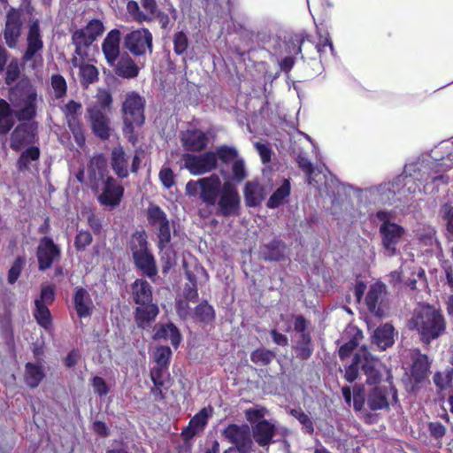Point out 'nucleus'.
I'll return each mask as SVG.
<instances>
[{"mask_svg": "<svg viewBox=\"0 0 453 453\" xmlns=\"http://www.w3.org/2000/svg\"><path fill=\"white\" fill-rule=\"evenodd\" d=\"M306 43L313 45L311 35H308L305 31L294 34L287 42V50L290 54H301L302 49Z\"/></svg>", "mask_w": 453, "mask_h": 453, "instance_id": "nucleus-39", "label": "nucleus"}, {"mask_svg": "<svg viewBox=\"0 0 453 453\" xmlns=\"http://www.w3.org/2000/svg\"><path fill=\"white\" fill-rule=\"evenodd\" d=\"M382 292V285H372L369 288L367 295L365 296V304L370 311L375 312L377 311L379 301L381 298Z\"/></svg>", "mask_w": 453, "mask_h": 453, "instance_id": "nucleus-49", "label": "nucleus"}, {"mask_svg": "<svg viewBox=\"0 0 453 453\" xmlns=\"http://www.w3.org/2000/svg\"><path fill=\"white\" fill-rule=\"evenodd\" d=\"M358 352L362 356L360 357L361 371L366 376V383L368 385L379 384L382 378L381 362L373 357L365 347H362Z\"/></svg>", "mask_w": 453, "mask_h": 453, "instance_id": "nucleus-18", "label": "nucleus"}, {"mask_svg": "<svg viewBox=\"0 0 453 453\" xmlns=\"http://www.w3.org/2000/svg\"><path fill=\"white\" fill-rule=\"evenodd\" d=\"M119 44L120 31L119 29L111 30L102 42V51L110 66H113L121 56Z\"/></svg>", "mask_w": 453, "mask_h": 453, "instance_id": "nucleus-23", "label": "nucleus"}, {"mask_svg": "<svg viewBox=\"0 0 453 453\" xmlns=\"http://www.w3.org/2000/svg\"><path fill=\"white\" fill-rule=\"evenodd\" d=\"M81 104L74 100H70L62 108L65 121L81 119Z\"/></svg>", "mask_w": 453, "mask_h": 453, "instance_id": "nucleus-57", "label": "nucleus"}, {"mask_svg": "<svg viewBox=\"0 0 453 453\" xmlns=\"http://www.w3.org/2000/svg\"><path fill=\"white\" fill-rule=\"evenodd\" d=\"M132 297L135 304H148L153 302L152 288L143 279H136L131 285Z\"/></svg>", "mask_w": 453, "mask_h": 453, "instance_id": "nucleus-30", "label": "nucleus"}, {"mask_svg": "<svg viewBox=\"0 0 453 453\" xmlns=\"http://www.w3.org/2000/svg\"><path fill=\"white\" fill-rule=\"evenodd\" d=\"M147 234L144 230H135L129 240L128 248L132 256L149 250Z\"/></svg>", "mask_w": 453, "mask_h": 453, "instance_id": "nucleus-41", "label": "nucleus"}, {"mask_svg": "<svg viewBox=\"0 0 453 453\" xmlns=\"http://www.w3.org/2000/svg\"><path fill=\"white\" fill-rule=\"evenodd\" d=\"M10 100L15 107H22L13 111L10 104L0 99V134H7L14 127V117L19 121H30L37 113V93L28 81H19L10 90Z\"/></svg>", "mask_w": 453, "mask_h": 453, "instance_id": "nucleus-1", "label": "nucleus"}, {"mask_svg": "<svg viewBox=\"0 0 453 453\" xmlns=\"http://www.w3.org/2000/svg\"><path fill=\"white\" fill-rule=\"evenodd\" d=\"M296 161L298 167L305 174L307 182L311 184L313 179L312 176L315 171L313 164L303 153H299L296 158Z\"/></svg>", "mask_w": 453, "mask_h": 453, "instance_id": "nucleus-56", "label": "nucleus"}, {"mask_svg": "<svg viewBox=\"0 0 453 453\" xmlns=\"http://www.w3.org/2000/svg\"><path fill=\"white\" fill-rule=\"evenodd\" d=\"M147 219L150 225H158L157 248L165 250L171 242L170 223L165 212L157 204H150L147 209Z\"/></svg>", "mask_w": 453, "mask_h": 453, "instance_id": "nucleus-10", "label": "nucleus"}, {"mask_svg": "<svg viewBox=\"0 0 453 453\" xmlns=\"http://www.w3.org/2000/svg\"><path fill=\"white\" fill-rule=\"evenodd\" d=\"M99 72L97 68L91 64L82 63L79 65V77L81 85L88 88L98 81Z\"/></svg>", "mask_w": 453, "mask_h": 453, "instance_id": "nucleus-42", "label": "nucleus"}, {"mask_svg": "<svg viewBox=\"0 0 453 453\" xmlns=\"http://www.w3.org/2000/svg\"><path fill=\"white\" fill-rule=\"evenodd\" d=\"M276 433L275 426L266 419H262L252 426V436L260 447L269 446Z\"/></svg>", "mask_w": 453, "mask_h": 453, "instance_id": "nucleus-26", "label": "nucleus"}, {"mask_svg": "<svg viewBox=\"0 0 453 453\" xmlns=\"http://www.w3.org/2000/svg\"><path fill=\"white\" fill-rule=\"evenodd\" d=\"M124 47L134 57L145 56L153 50V36L146 28H139L128 33L124 38Z\"/></svg>", "mask_w": 453, "mask_h": 453, "instance_id": "nucleus-9", "label": "nucleus"}, {"mask_svg": "<svg viewBox=\"0 0 453 453\" xmlns=\"http://www.w3.org/2000/svg\"><path fill=\"white\" fill-rule=\"evenodd\" d=\"M88 121L93 134L101 141H107L111 137V119L105 112L97 106H90L87 110Z\"/></svg>", "mask_w": 453, "mask_h": 453, "instance_id": "nucleus-15", "label": "nucleus"}, {"mask_svg": "<svg viewBox=\"0 0 453 453\" xmlns=\"http://www.w3.org/2000/svg\"><path fill=\"white\" fill-rule=\"evenodd\" d=\"M113 67L115 74L124 79H134L140 72L138 65L127 52L119 57Z\"/></svg>", "mask_w": 453, "mask_h": 453, "instance_id": "nucleus-28", "label": "nucleus"}, {"mask_svg": "<svg viewBox=\"0 0 453 453\" xmlns=\"http://www.w3.org/2000/svg\"><path fill=\"white\" fill-rule=\"evenodd\" d=\"M60 257L61 249L51 237L43 236L40 239L36 249V258L40 271L43 272L50 269Z\"/></svg>", "mask_w": 453, "mask_h": 453, "instance_id": "nucleus-14", "label": "nucleus"}, {"mask_svg": "<svg viewBox=\"0 0 453 453\" xmlns=\"http://www.w3.org/2000/svg\"><path fill=\"white\" fill-rule=\"evenodd\" d=\"M127 10L136 22H151L152 17L147 16L146 13L141 10L136 1L127 0Z\"/></svg>", "mask_w": 453, "mask_h": 453, "instance_id": "nucleus-53", "label": "nucleus"}, {"mask_svg": "<svg viewBox=\"0 0 453 453\" xmlns=\"http://www.w3.org/2000/svg\"><path fill=\"white\" fill-rule=\"evenodd\" d=\"M44 377V372L40 365L30 362L25 365L24 380L30 388H37Z\"/></svg>", "mask_w": 453, "mask_h": 453, "instance_id": "nucleus-38", "label": "nucleus"}, {"mask_svg": "<svg viewBox=\"0 0 453 453\" xmlns=\"http://www.w3.org/2000/svg\"><path fill=\"white\" fill-rule=\"evenodd\" d=\"M180 142L185 150L201 152L208 145V135L198 128H189L180 134Z\"/></svg>", "mask_w": 453, "mask_h": 453, "instance_id": "nucleus-22", "label": "nucleus"}, {"mask_svg": "<svg viewBox=\"0 0 453 453\" xmlns=\"http://www.w3.org/2000/svg\"><path fill=\"white\" fill-rule=\"evenodd\" d=\"M291 194V184L289 180L284 179L282 184L276 188L266 202L269 209H275L288 202Z\"/></svg>", "mask_w": 453, "mask_h": 453, "instance_id": "nucleus-36", "label": "nucleus"}, {"mask_svg": "<svg viewBox=\"0 0 453 453\" xmlns=\"http://www.w3.org/2000/svg\"><path fill=\"white\" fill-rule=\"evenodd\" d=\"M430 370V362L426 354H421L419 350L412 359L411 367V378L415 384L422 383L428 375Z\"/></svg>", "mask_w": 453, "mask_h": 453, "instance_id": "nucleus-29", "label": "nucleus"}, {"mask_svg": "<svg viewBox=\"0 0 453 453\" xmlns=\"http://www.w3.org/2000/svg\"><path fill=\"white\" fill-rule=\"evenodd\" d=\"M361 357L362 356L357 351L354 355L351 364L345 368L344 379L349 383L354 382L358 377L359 370H361Z\"/></svg>", "mask_w": 453, "mask_h": 453, "instance_id": "nucleus-55", "label": "nucleus"}, {"mask_svg": "<svg viewBox=\"0 0 453 453\" xmlns=\"http://www.w3.org/2000/svg\"><path fill=\"white\" fill-rule=\"evenodd\" d=\"M38 141V122L34 119L19 122L10 136V147L19 151L27 146L34 145Z\"/></svg>", "mask_w": 453, "mask_h": 453, "instance_id": "nucleus-7", "label": "nucleus"}, {"mask_svg": "<svg viewBox=\"0 0 453 453\" xmlns=\"http://www.w3.org/2000/svg\"><path fill=\"white\" fill-rule=\"evenodd\" d=\"M153 387L150 388V394L156 401H163L165 399V390H168L171 386V379L159 380L152 381Z\"/></svg>", "mask_w": 453, "mask_h": 453, "instance_id": "nucleus-58", "label": "nucleus"}, {"mask_svg": "<svg viewBox=\"0 0 453 453\" xmlns=\"http://www.w3.org/2000/svg\"><path fill=\"white\" fill-rule=\"evenodd\" d=\"M33 315L37 324L42 328L48 330L52 326V317L47 305L35 303Z\"/></svg>", "mask_w": 453, "mask_h": 453, "instance_id": "nucleus-47", "label": "nucleus"}, {"mask_svg": "<svg viewBox=\"0 0 453 453\" xmlns=\"http://www.w3.org/2000/svg\"><path fill=\"white\" fill-rule=\"evenodd\" d=\"M295 350L296 357L300 360H307L311 357L314 346L311 334H300L295 346Z\"/></svg>", "mask_w": 453, "mask_h": 453, "instance_id": "nucleus-40", "label": "nucleus"}, {"mask_svg": "<svg viewBox=\"0 0 453 453\" xmlns=\"http://www.w3.org/2000/svg\"><path fill=\"white\" fill-rule=\"evenodd\" d=\"M184 166L193 175L210 173L218 167L216 155L207 151L201 155L186 153L183 155Z\"/></svg>", "mask_w": 453, "mask_h": 453, "instance_id": "nucleus-12", "label": "nucleus"}, {"mask_svg": "<svg viewBox=\"0 0 453 453\" xmlns=\"http://www.w3.org/2000/svg\"><path fill=\"white\" fill-rule=\"evenodd\" d=\"M158 313V306L153 302L148 304H137L134 312V321L139 328L144 329L156 319Z\"/></svg>", "mask_w": 453, "mask_h": 453, "instance_id": "nucleus-27", "label": "nucleus"}, {"mask_svg": "<svg viewBox=\"0 0 453 453\" xmlns=\"http://www.w3.org/2000/svg\"><path fill=\"white\" fill-rule=\"evenodd\" d=\"M155 340H170L174 349H177L181 342V334L178 327L172 322L161 325L155 332Z\"/></svg>", "mask_w": 453, "mask_h": 453, "instance_id": "nucleus-33", "label": "nucleus"}, {"mask_svg": "<svg viewBox=\"0 0 453 453\" xmlns=\"http://www.w3.org/2000/svg\"><path fill=\"white\" fill-rule=\"evenodd\" d=\"M199 199L207 206H216V201L222 189L220 178L216 173L199 179Z\"/></svg>", "mask_w": 453, "mask_h": 453, "instance_id": "nucleus-19", "label": "nucleus"}, {"mask_svg": "<svg viewBox=\"0 0 453 453\" xmlns=\"http://www.w3.org/2000/svg\"><path fill=\"white\" fill-rule=\"evenodd\" d=\"M427 430L430 436L435 441L441 442L446 435L447 428L440 421H431L427 423Z\"/></svg>", "mask_w": 453, "mask_h": 453, "instance_id": "nucleus-63", "label": "nucleus"}, {"mask_svg": "<svg viewBox=\"0 0 453 453\" xmlns=\"http://www.w3.org/2000/svg\"><path fill=\"white\" fill-rule=\"evenodd\" d=\"M372 343L380 350H385L394 343V327L389 324H385L378 327L372 335Z\"/></svg>", "mask_w": 453, "mask_h": 453, "instance_id": "nucleus-34", "label": "nucleus"}, {"mask_svg": "<svg viewBox=\"0 0 453 453\" xmlns=\"http://www.w3.org/2000/svg\"><path fill=\"white\" fill-rule=\"evenodd\" d=\"M192 318L203 326L212 324L216 319L215 310L207 300H203L196 306Z\"/></svg>", "mask_w": 453, "mask_h": 453, "instance_id": "nucleus-35", "label": "nucleus"}, {"mask_svg": "<svg viewBox=\"0 0 453 453\" xmlns=\"http://www.w3.org/2000/svg\"><path fill=\"white\" fill-rule=\"evenodd\" d=\"M132 257L135 266L146 276L152 278L157 275L156 261L154 256L149 250L132 256Z\"/></svg>", "mask_w": 453, "mask_h": 453, "instance_id": "nucleus-32", "label": "nucleus"}, {"mask_svg": "<svg viewBox=\"0 0 453 453\" xmlns=\"http://www.w3.org/2000/svg\"><path fill=\"white\" fill-rule=\"evenodd\" d=\"M276 357V353L266 348L260 347L250 353V360L258 366H267Z\"/></svg>", "mask_w": 453, "mask_h": 453, "instance_id": "nucleus-46", "label": "nucleus"}, {"mask_svg": "<svg viewBox=\"0 0 453 453\" xmlns=\"http://www.w3.org/2000/svg\"><path fill=\"white\" fill-rule=\"evenodd\" d=\"M216 205L217 216L228 218L240 215L241 197L234 183L230 180L224 181Z\"/></svg>", "mask_w": 453, "mask_h": 453, "instance_id": "nucleus-5", "label": "nucleus"}, {"mask_svg": "<svg viewBox=\"0 0 453 453\" xmlns=\"http://www.w3.org/2000/svg\"><path fill=\"white\" fill-rule=\"evenodd\" d=\"M286 244L279 238H274L260 247V258L265 262H280L284 260Z\"/></svg>", "mask_w": 453, "mask_h": 453, "instance_id": "nucleus-25", "label": "nucleus"}, {"mask_svg": "<svg viewBox=\"0 0 453 453\" xmlns=\"http://www.w3.org/2000/svg\"><path fill=\"white\" fill-rule=\"evenodd\" d=\"M173 43L174 53L176 55H182L188 48V38L183 31H179L173 35Z\"/></svg>", "mask_w": 453, "mask_h": 453, "instance_id": "nucleus-60", "label": "nucleus"}, {"mask_svg": "<svg viewBox=\"0 0 453 453\" xmlns=\"http://www.w3.org/2000/svg\"><path fill=\"white\" fill-rule=\"evenodd\" d=\"M172 357V350L170 347L161 345L156 348L153 354L154 366H160L169 368L170 360Z\"/></svg>", "mask_w": 453, "mask_h": 453, "instance_id": "nucleus-50", "label": "nucleus"}, {"mask_svg": "<svg viewBox=\"0 0 453 453\" xmlns=\"http://www.w3.org/2000/svg\"><path fill=\"white\" fill-rule=\"evenodd\" d=\"M317 35L319 40L315 44V49L317 50L319 58L322 59L328 57L327 49L329 50L330 55L334 56V47L329 33L327 31L321 32L318 30Z\"/></svg>", "mask_w": 453, "mask_h": 453, "instance_id": "nucleus-43", "label": "nucleus"}, {"mask_svg": "<svg viewBox=\"0 0 453 453\" xmlns=\"http://www.w3.org/2000/svg\"><path fill=\"white\" fill-rule=\"evenodd\" d=\"M56 297V290L54 285H46L42 287L39 298L35 300V303L42 305H50Z\"/></svg>", "mask_w": 453, "mask_h": 453, "instance_id": "nucleus-61", "label": "nucleus"}, {"mask_svg": "<svg viewBox=\"0 0 453 453\" xmlns=\"http://www.w3.org/2000/svg\"><path fill=\"white\" fill-rule=\"evenodd\" d=\"M111 167L117 178L123 180L129 175V156L122 146H115L111 151Z\"/></svg>", "mask_w": 453, "mask_h": 453, "instance_id": "nucleus-24", "label": "nucleus"}, {"mask_svg": "<svg viewBox=\"0 0 453 453\" xmlns=\"http://www.w3.org/2000/svg\"><path fill=\"white\" fill-rule=\"evenodd\" d=\"M145 99L138 93L132 91L126 95L122 104L123 134L132 143L137 141L135 128L144 124Z\"/></svg>", "mask_w": 453, "mask_h": 453, "instance_id": "nucleus-3", "label": "nucleus"}, {"mask_svg": "<svg viewBox=\"0 0 453 453\" xmlns=\"http://www.w3.org/2000/svg\"><path fill=\"white\" fill-rule=\"evenodd\" d=\"M26 265V259L23 257H17L8 271V282L10 284H14L19 279L21 271Z\"/></svg>", "mask_w": 453, "mask_h": 453, "instance_id": "nucleus-62", "label": "nucleus"}, {"mask_svg": "<svg viewBox=\"0 0 453 453\" xmlns=\"http://www.w3.org/2000/svg\"><path fill=\"white\" fill-rule=\"evenodd\" d=\"M222 435L235 446L238 453H250L253 442L247 425L229 424L222 431Z\"/></svg>", "mask_w": 453, "mask_h": 453, "instance_id": "nucleus-13", "label": "nucleus"}, {"mask_svg": "<svg viewBox=\"0 0 453 453\" xmlns=\"http://www.w3.org/2000/svg\"><path fill=\"white\" fill-rule=\"evenodd\" d=\"M408 326L418 332L422 343L429 345L446 332L447 323L441 309L423 303L414 310Z\"/></svg>", "mask_w": 453, "mask_h": 453, "instance_id": "nucleus-2", "label": "nucleus"}, {"mask_svg": "<svg viewBox=\"0 0 453 453\" xmlns=\"http://www.w3.org/2000/svg\"><path fill=\"white\" fill-rule=\"evenodd\" d=\"M93 242V237L88 230H79L74 238V248L77 251H83Z\"/></svg>", "mask_w": 453, "mask_h": 453, "instance_id": "nucleus-59", "label": "nucleus"}, {"mask_svg": "<svg viewBox=\"0 0 453 453\" xmlns=\"http://www.w3.org/2000/svg\"><path fill=\"white\" fill-rule=\"evenodd\" d=\"M375 217L382 222L379 228L381 245L388 256H395L396 254L397 245L403 241L405 235V229L399 224L392 222V215L387 211H378Z\"/></svg>", "mask_w": 453, "mask_h": 453, "instance_id": "nucleus-4", "label": "nucleus"}, {"mask_svg": "<svg viewBox=\"0 0 453 453\" xmlns=\"http://www.w3.org/2000/svg\"><path fill=\"white\" fill-rule=\"evenodd\" d=\"M449 364L444 372H436L433 377L434 383L441 390L449 388L453 382V354L449 359Z\"/></svg>", "mask_w": 453, "mask_h": 453, "instance_id": "nucleus-45", "label": "nucleus"}, {"mask_svg": "<svg viewBox=\"0 0 453 453\" xmlns=\"http://www.w3.org/2000/svg\"><path fill=\"white\" fill-rule=\"evenodd\" d=\"M214 153L217 160L219 159L224 164L234 161L238 156L236 149L227 145L219 146Z\"/></svg>", "mask_w": 453, "mask_h": 453, "instance_id": "nucleus-54", "label": "nucleus"}, {"mask_svg": "<svg viewBox=\"0 0 453 453\" xmlns=\"http://www.w3.org/2000/svg\"><path fill=\"white\" fill-rule=\"evenodd\" d=\"M51 88L56 99H61L66 96V81L61 74H52L50 78Z\"/></svg>", "mask_w": 453, "mask_h": 453, "instance_id": "nucleus-52", "label": "nucleus"}, {"mask_svg": "<svg viewBox=\"0 0 453 453\" xmlns=\"http://www.w3.org/2000/svg\"><path fill=\"white\" fill-rule=\"evenodd\" d=\"M104 32L102 20L93 19L83 28L76 29L72 33V42L74 52L80 57L86 55V50Z\"/></svg>", "mask_w": 453, "mask_h": 453, "instance_id": "nucleus-6", "label": "nucleus"}, {"mask_svg": "<svg viewBox=\"0 0 453 453\" xmlns=\"http://www.w3.org/2000/svg\"><path fill=\"white\" fill-rule=\"evenodd\" d=\"M124 193V187L114 177L109 176L102 182L96 198L101 206L113 209L120 204Z\"/></svg>", "mask_w": 453, "mask_h": 453, "instance_id": "nucleus-11", "label": "nucleus"}, {"mask_svg": "<svg viewBox=\"0 0 453 453\" xmlns=\"http://www.w3.org/2000/svg\"><path fill=\"white\" fill-rule=\"evenodd\" d=\"M109 174L108 164L103 154L93 156L88 165V180L90 188L97 193L100 188V182H103Z\"/></svg>", "mask_w": 453, "mask_h": 453, "instance_id": "nucleus-16", "label": "nucleus"}, {"mask_svg": "<svg viewBox=\"0 0 453 453\" xmlns=\"http://www.w3.org/2000/svg\"><path fill=\"white\" fill-rule=\"evenodd\" d=\"M245 203L248 207H256L262 201L261 190L258 184L248 181L243 189Z\"/></svg>", "mask_w": 453, "mask_h": 453, "instance_id": "nucleus-44", "label": "nucleus"}, {"mask_svg": "<svg viewBox=\"0 0 453 453\" xmlns=\"http://www.w3.org/2000/svg\"><path fill=\"white\" fill-rule=\"evenodd\" d=\"M41 156V150L38 146L31 145L23 150L16 162V167L22 173L29 169L33 161H38Z\"/></svg>", "mask_w": 453, "mask_h": 453, "instance_id": "nucleus-37", "label": "nucleus"}, {"mask_svg": "<svg viewBox=\"0 0 453 453\" xmlns=\"http://www.w3.org/2000/svg\"><path fill=\"white\" fill-rule=\"evenodd\" d=\"M22 20L19 12L14 7H10L5 16V25L4 28V38L6 45L12 49L17 46L18 41L21 35Z\"/></svg>", "mask_w": 453, "mask_h": 453, "instance_id": "nucleus-17", "label": "nucleus"}, {"mask_svg": "<svg viewBox=\"0 0 453 453\" xmlns=\"http://www.w3.org/2000/svg\"><path fill=\"white\" fill-rule=\"evenodd\" d=\"M43 41L41 34L40 23L38 19L34 20L28 27L27 35V48L22 56L24 62L31 61L37 55L41 56L43 50Z\"/></svg>", "mask_w": 453, "mask_h": 453, "instance_id": "nucleus-20", "label": "nucleus"}, {"mask_svg": "<svg viewBox=\"0 0 453 453\" xmlns=\"http://www.w3.org/2000/svg\"><path fill=\"white\" fill-rule=\"evenodd\" d=\"M73 304L79 318H87L92 314L93 302L88 292L78 288L73 295Z\"/></svg>", "mask_w": 453, "mask_h": 453, "instance_id": "nucleus-31", "label": "nucleus"}, {"mask_svg": "<svg viewBox=\"0 0 453 453\" xmlns=\"http://www.w3.org/2000/svg\"><path fill=\"white\" fill-rule=\"evenodd\" d=\"M140 4L146 15L152 17L151 21L154 19L157 20L160 27L164 30L169 28L171 17L174 20L177 19V10L173 4H170L168 8L169 13H166L158 9L156 0H140Z\"/></svg>", "mask_w": 453, "mask_h": 453, "instance_id": "nucleus-21", "label": "nucleus"}, {"mask_svg": "<svg viewBox=\"0 0 453 453\" xmlns=\"http://www.w3.org/2000/svg\"><path fill=\"white\" fill-rule=\"evenodd\" d=\"M67 127L72 133L76 144L82 148L86 142L84 126L81 119L66 121Z\"/></svg>", "mask_w": 453, "mask_h": 453, "instance_id": "nucleus-48", "label": "nucleus"}, {"mask_svg": "<svg viewBox=\"0 0 453 453\" xmlns=\"http://www.w3.org/2000/svg\"><path fill=\"white\" fill-rule=\"evenodd\" d=\"M96 104L94 106H97L104 112L105 110H110L112 104V96L109 90L100 89L96 94Z\"/></svg>", "mask_w": 453, "mask_h": 453, "instance_id": "nucleus-64", "label": "nucleus"}, {"mask_svg": "<svg viewBox=\"0 0 453 453\" xmlns=\"http://www.w3.org/2000/svg\"><path fill=\"white\" fill-rule=\"evenodd\" d=\"M362 337L360 332L354 334L347 342L343 343L338 350L339 357L342 361L349 357L352 352L357 349L359 344V339Z\"/></svg>", "mask_w": 453, "mask_h": 453, "instance_id": "nucleus-51", "label": "nucleus"}, {"mask_svg": "<svg viewBox=\"0 0 453 453\" xmlns=\"http://www.w3.org/2000/svg\"><path fill=\"white\" fill-rule=\"evenodd\" d=\"M374 386L366 396L367 406L371 411L388 410L391 404L397 403V389L392 383L388 387Z\"/></svg>", "mask_w": 453, "mask_h": 453, "instance_id": "nucleus-8", "label": "nucleus"}]
</instances>
